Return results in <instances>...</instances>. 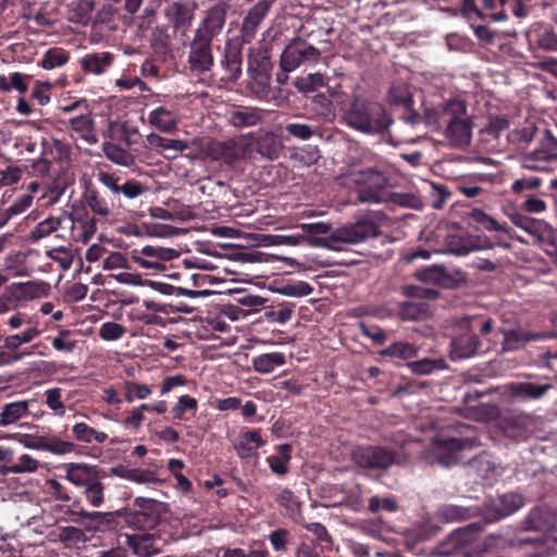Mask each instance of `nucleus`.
<instances>
[{
	"mask_svg": "<svg viewBox=\"0 0 557 557\" xmlns=\"http://www.w3.org/2000/svg\"><path fill=\"white\" fill-rule=\"evenodd\" d=\"M286 363V358L283 352H269L262 354L252 359V367L258 373L268 374L273 372L276 368Z\"/></svg>",
	"mask_w": 557,
	"mask_h": 557,
	"instance_id": "nucleus-39",
	"label": "nucleus"
},
{
	"mask_svg": "<svg viewBox=\"0 0 557 557\" xmlns=\"http://www.w3.org/2000/svg\"><path fill=\"white\" fill-rule=\"evenodd\" d=\"M147 141L150 146L160 148L161 152L169 159H174L178 153L188 149L189 145L185 140L164 138L158 134H149Z\"/></svg>",
	"mask_w": 557,
	"mask_h": 557,
	"instance_id": "nucleus-32",
	"label": "nucleus"
},
{
	"mask_svg": "<svg viewBox=\"0 0 557 557\" xmlns=\"http://www.w3.org/2000/svg\"><path fill=\"white\" fill-rule=\"evenodd\" d=\"M252 139L249 134L224 141H212L210 148L214 159L234 162L246 158L250 151Z\"/></svg>",
	"mask_w": 557,
	"mask_h": 557,
	"instance_id": "nucleus-15",
	"label": "nucleus"
},
{
	"mask_svg": "<svg viewBox=\"0 0 557 557\" xmlns=\"http://www.w3.org/2000/svg\"><path fill=\"white\" fill-rule=\"evenodd\" d=\"M227 78L236 81L242 74V58L238 53H227L223 61Z\"/></svg>",
	"mask_w": 557,
	"mask_h": 557,
	"instance_id": "nucleus-62",
	"label": "nucleus"
},
{
	"mask_svg": "<svg viewBox=\"0 0 557 557\" xmlns=\"http://www.w3.org/2000/svg\"><path fill=\"white\" fill-rule=\"evenodd\" d=\"M85 200L90 210L100 216L107 218L111 214V208L107 199L98 193L91 186H88L85 190Z\"/></svg>",
	"mask_w": 557,
	"mask_h": 557,
	"instance_id": "nucleus-45",
	"label": "nucleus"
},
{
	"mask_svg": "<svg viewBox=\"0 0 557 557\" xmlns=\"http://www.w3.org/2000/svg\"><path fill=\"white\" fill-rule=\"evenodd\" d=\"M445 138L450 146L462 148L470 144L472 136V120L463 123L443 126Z\"/></svg>",
	"mask_w": 557,
	"mask_h": 557,
	"instance_id": "nucleus-30",
	"label": "nucleus"
},
{
	"mask_svg": "<svg viewBox=\"0 0 557 557\" xmlns=\"http://www.w3.org/2000/svg\"><path fill=\"white\" fill-rule=\"evenodd\" d=\"M103 153L110 161L122 166L134 163V157L128 151L112 143L103 144Z\"/></svg>",
	"mask_w": 557,
	"mask_h": 557,
	"instance_id": "nucleus-47",
	"label": "nucleus"
},
{
	"mask_svg": "<svg viewBox=\"0 0 557 557\" xmlns=\"http://www.w3.org/2000/svg\"><path fill=\"white\" fill-rule=\"evenodd\" d=\"M111 472L115 476L137 484H153L158 482L156 473L149 469L116 467Z\"/></svg>",
	"mask_w": 557,
	"mask_h": 557,
	"instance_id": "nucleus-36",
	"label": "nucleus"
},
{
	"mask_svg": "<svg viewBox=\"0 0 557 557\" xmlns=\"http://www.w3.org/2000/svg\"><path fill=\"white\" fill-rule=\"evenodd\" d=\"M325 85L324 76L320 73H311L295 81V87L301 92H312Z\"/></svg>",
	"mask_w": 557,
	"mask_h": 557,
	"instance_id": "nucleus-54",
	"label": "nucleus"
},
{
	"mask_svg": "<svg viewBox=\"0 0 557 557\" xmlns=\"http://www.w3.org/2000/svg\"><path fill=\"white\" fill-rule=\"evenodd\" d=\"M524 524L529 530L547 532L556 527V516L552 509L539 507L529 512Z\"/></svg>",
	"mask_w": 557,
	"mask_h": 557,
	"instance_id": "nucleus-29",
	"label": "nucleus"
},
{
	"mask_svg": "<svg viewBox=\"0 0 557 557\" xmlns=\"http://www.w3.org/2000/svg\"><path fill=\"white\" fill-rule=\"evenodd\" d=\"M198 401L189 395H182L172 408V414L175 419H182L187 411H197Z\"/></svg>",
	"mask_w": 557,
	"mask_h": 557,
	"instance_id": "nucleus-58",
	"label": "nucleus"
},
{
	"mask_svg": "<svg viewBox=\"0 0 557 557\" xmlns=\"http://www.w3.org/2000/svg\"><path fill=\"white\" fill-rule=\"evenodd\" d=\"M13 294L20 300H34L47 297L51 292L49 283L44 281H27L13 284Z\"/></svg>",
	"mask_w": 557,
	"mask_h": 557,
	"instance_id": "nucleus-26",
	"label": "nucleus"
},
{
	"mask_svg": "<svg viewBox=\"0 0 557 557\" xmlns=\"http://www.w3.org/2000/svg\"><path fill=\"white\" fill-rule=\"evenodd\" d=\"M467 121H471V116L467 112L466 101L461 98H451L424 110L425 124L436 129Z\"/></svg>",
	"mask_w": 557,
	"mask_h": 557,
	"instance_id": "nucleus-4",
	"label": "nucleus"
},
{
	"mask_svg": "<svg viewBox=\"0 0 557 557\" xmlns=\"http://www.w3.org/2000/svg\"><path fill=\"white\" fill-rule=\"evenodd\" d=\"M228 10L230 4L224 0H220L203 10L201 20L194 34L213 40L222 34L226 24Z\"/></svg>",
	"mask_w": 557,
	"mask_h": 557,
	"instance_id": "nucleus-12",
	"label": "nucleus"
},
{
	"mask_svg": "<svg viewBox=\"0 0 557 557\" xmlns=\"http://www.w3.org/2000/svg\"><path fill=\"white\" fill-rule=\"evenodd\" d=\"M46 404L54 414L63 417L65 414V406L62 400V389L59 387L48 388L45 392Z\"/></svg>",
	"mask_w": 557,
	"mask_h": 557,
	"instance_id": "nucleus-57",
	"label": "nucleus"
},
{
	"mask_svg": "<svg viewBox=\"0 0 557 557\" xmlns=\"http://www.w3.org/2000/svg\"><path fill=\"white\" fill-rule=\"evenodd\" d=\"M481 528L473 523L450 533L436 547V554L443 557H470L476 534Z\"/></svg>",
	"mask_w": 557,
	"mask_h": 557,
	"instance_id": "nucleus-6",
	"label": "nucleus"
},
{
	"mask_svg": "<svg viewBox=\"0 0 557 557\" xmlns=\"http://www.w3.org/2000/svg\"><path fill=\"white\" fill-rule=\"evenodd\" d=\"M480 341L475 335H462L451 342L450 356L453 360L468 359L475 355Z\"/></svg>",
	"mask_w": 557,
	"mask_h": 557,
	"instance_id": "nucleus-33",
	"label": "nucleus"
},
{
	"mask_svg": "<svg viewBox=\"0 0 557 557\" xmlns=\"http://www.w3.org/2000/svg\"><path fill=\"white\" fill-rule=\"evenodd\" d=\"M128 268L127 258L120 251L110 252L102 260V269L106 271L122 270Z\"/></svg>",
	"mask_w": 557,
	"mask_h": 557,
	"instance_id": "nucleus-63",
	"label": "nucleus"
},
{
	"mask_svg": "<svg viewBox=\"0 0 557 557\" xmlns=\"http://www.w3.org/2000/svg\"><path fill=\"white\" fill-rule=\"evenodd\" d=\"M473 218L485 230L503 232V233L507 234L509 237L513 238V236L511 234L512 230L505 222H499L495 218L486 214L485 212H483L481 210H475L473 212Z\"/></svg>",
	"mask_w": 557,
	"mask_h": 557,
	"instance_id": "nucleus-48",
	"label": "nucleus"
},
{
	"mask_svg": "<svg viewBox=\"0 0 557 557\" xmlns=\"http://www.w3.org/2000/svg\"><path fill=\"white\" fill-rule=\"evenodd\" d=\"M524 505L520 493L510 492L499 495L496 500L486 503L482 516L487 522L497 521L518 511Z\"/></svg>",
	"mask_w": 557,
	"mask_h": 557,
	"instance_id": "nucleus-14",
	"label": "nucleus"
},
{
	"mask_svg": "<svg viewBox=\"0 0 557 557\" xmlns=\"http://www.w3.org/2000/svg\"><path fill=\"white\" fill-rule=\"evenodd\" d=\"M503 335V351H515L524 346L522 344L521 329L505 330Z\"/></svg>",
	"mask_w": 557,
	"mask_h": 557,
	"instance_id": "nucleus-61",
	"label": "nucleus"
},
{
	"mask_svg": "<svg viewBox=\"0 0 557 557\" xmlns=\"http://www.w3.org/2000/svg\"><path fill=\"white\" fill-rule=\"evenodd\" d=\"M349 182L357 187L358 198L361 202L379 203L385 200L383 194L387 178L374 168L352 172Z\"/></svg>",
	"mask_w": 557,
	"mask_h": 557,
	"instance_id": "nucleus-3",
	"label": "nucleus"
},
{
	"mask_svg": "<svg viewBox=\"0 0 557 557\" xmlns=\"http://www.w3.org/2000/svg\"><path fill=\"white\" fill-rule=\"evenodd\" d=\"M96 177L113 197L122 195L127 200H134L147 191V187L143 183L136 180H123L116 172L99 170Z\"/></svg>",
	"mask_w": 557,
	"mask_h": 557,
	"instance_id": "nucleus-8",
	"label": "nucleus"
},
{
	"mask_svg": "<svg viewBox=\"0 0 557 557\" xmlns=\"http://www.w3.org/2000/svg\"><path fill=\"white\" fill-rule=\"evenodd\" d=\"M126 544L139 557H150L161 550V541L150 533L125 534Z\"/></svg>",
	"mask_w": 557,
	"mask_h": 557,
	"instance_id": "nucleus-22",
	"label": "nucleus"
},
{
	"mask_svg": "<svg viewBox=\"0 0 557 557\" xmlns=\"http://www.w3.org/2000/svg\"><path fill=\"white\" fill-rule=\"evenodd\" d=\"M113 54L111 52L88 53L81 60V65L86 73L101 75L112 64Z\"/></svg>",
	"mask_w": 557,
	"mask_h": 557,
	"instance_id": "nucleus-35",
	"label": "nucleus"
},
{
	"mask_svg": "<svg viewBox=\"0 0 557 557\" xmlns=\"http://www.w3.org/2000/svg\"><path fill=\"white\" fill-rule=\"evenodd\" d=\"M69 125L70 136L75 141H82L87 146L95 145L98 141L95 122L89 112L71 117Z\"/></svg>",
	"mask_w": 557,
	"mask_h": 557,
	"instance_id": "nucleus-17",
	"label": "nucleus"
},
{
	"mask_svg": "<svg viewBox=\"0 0 557 557\" xmlns=\"http://www.w3.org/2000/svg\"><path fill=\"white\" fill-rule=\"evenodd\" d=\"M65 223H70V237L75 242L88 243L97 231V223L88 215L72 216L64 215Z\"/></svg>",
	"mask_w": 557,
	"mask_h": 557,
	"instance_id": "nucleus-23",
	"label": "nucleus"
},
{
	"mask_svg": "<svg viewBox=\"0 0 557 557\" xmlns=\"http://www.w3.org/2000/svg\"><path fill=\"white\" fill-rule=\"evenodd\" d=\"M290 450L289 444H281L276 446L277 455H271L267 458L269 468L273 473L285 475L288 472V465L292 459Z\"/></svg>",
	"mask_w": 557,
	"mask_h": 557,
	"instance_id": "nucleus-40",
	"label": "nucleus"
},
{
	"mask_svg": "<svg viewBox=\"0 0 557 557\" xmlns=\"http://www.w3.org/2000/svg\"><path fill=\"white\" fill-rule=\"evenodd\" d=\"M164 15L175 30L186 35L193 24L195 12L189 4L172 2L165 8Z\"/></svg>",
	"mask_w": 557,
	"mask_h": 557,
	"instance_id": "nucleus-19",
	"label": "nucleus"
},
{
	"mask_svg": "<svg viewBox=\"0 0 557 557\" xmlns=\"http://www.w3.org/2000/svg\"><path fill=\"white\" fill-rule=\"evenodd\" d=\"M67 60L69 55L64 50L60 48H53L45 52L42 59L40 60V65L45 70H52L58 66H62L67 62Z\"/></svg>",
	"mask_w": 557,
	"mask_h": 557,
	"instance_id": "nucleus-53",
	"label": "nucleus"
},
{
	"mask_svg": "<svg viewBox=\"0 0 557 557\" xmlns=\"http://www.w3.org/2000/svg\"><path fill=\"white\" fill-rule=\"evenodd\" d=\"M263 120L262 110L258 108H242L230 112L228 122L238 128L256 126Z\"/></svg>",
	"mask_w": 557,
	"mask_h": 557,
	"instance_id": "nucleus-34",
	"label": "nucleus"
},
{
	"mask_svg": "<svg viewBox=\"0 0 557 557\" xmlns=\"http://www.w3.org/2000/svg\"><path fill=\"white\" fill-rule=\"evenodd\" d=\"M95 0H73L69 4L67 18L73 23L87 24L91 18Z\"/></svg>",
	"mask_w": 557,
	"mask_h": 557,
	"instance_id": "nucleus-41",
	"label": "nucleus"
},
{
	"mask_svg": "<svg viewBox=\"0 0 557 557\" xmlns=\"http://www.w3.org/2000/svg\"><path fill=\"white\" fill-rule=\"evenodd\" d=\"M46 256L52 261L59 263L63 270L70 269L74 260L73 251L64 246L46 250Z\"/></svg>",
	"mask_w": 557,
	"mask_h": 557,
	"instance_id": "nucleus-55",
	"label": "nucleus"
},
{
	"mask_svg": "<svg viewBox=\"0 0 557 557\" xmlns=\"http://www.w3.org/2000/svg\"><path fill=\"white\" fill-rule=\"evenodd\" d=\"M264 444L260 430H245L233 442L234 449L240 459L256 457L258 449Z\"/></svg>",
	"mask_w": 557,
	"mask_h": 557,
	"instance_id": "nucleus-21",
	"label": "nucleus"
},
{
	"mask_svg": "<svg viewBox=\"0 0 557 557\" xmlns=\"http://www.w3.org/2000/svg\"><path fill=\"white\" fill-rule=\"evenodd\" d=\"M274 292L286 297L300 298L309 296L313 292V288L309 283L298 281L284 284L275 288Z\"/></svg>",
	"mask_w": 557,
	"mask_h": 557,
	"instance_id": "nucleus-50",
	"label": "nucleus"
},
{
	"mask_svg": "<svg viewBox=\"0 0 557 557\" xmlns=\"http://www.w3.org/2000/svg\"><path fill=\"white\" fill-rule=\"evenodd\" d=\"M355 463L364 469H387L398 462L395 451L381 446H359L351 453Z\"/></svg>",
	"mask_w": 557,
	"mask_h": 557,
	"instance_id": "nucleus-10",
	"label": "nucleus"
},
{
	"mask_svg": "<svg viewBox=\"0 0 557 557\" xmlns=\"http://www.w3.org/2000/svg\"><path fill=\"white\" fill-rule=\"evenodd\" d=\"M505 393L511 398L528 400L540 399L553 388L549 383L535 384L532 382H511L505 385Z\"/></svg>",
	"mask_w": 557,
	"mask_h": 557,
	"instance_id": "nucleus-20",
	"label": "nucleus"
},
{
	"mask_svg": "<svg viewBox=\"0 0 557 557\" xmlns=\"http://www.w3.org/2000/svg\"><path fill=\"white\" fill-rule=\"evenodd\" d=\"M256 144L258 152L268 159L277 158L282 148L278 138L272 132L260 134Z\"/></svg>",
	"mask_w": 557,
	"mask_h": 557,
	"instance_id": "nucleus-43",
	"label": "nucleus"
},
{
	"mask_svg": "<svg viewBox=\"0 0 557 557\" xmlns=\"http://www.w3.org/2000/svg\"><path fill=\"white\" fill-rule=\"evenodd\" d=\"M188 62L193 71H209L213 65L212 39L194 34Z\"/></svg>",
	"mask_w": 557,
	"mask_h": 557,
	"instance_id": "nucleus-16",
	"label": "nucleus"
},
{
	"mask_svg": "<svg viewBox=\"0 0 557 557\" xmlns=\"http://www.w3.org/2000/svg\"><path fill=\"white\" fill-rule=\"evenodd\" d=\"M419 352V347L408 342H394L388 345L385 349L381 350L380 355L383 357H389L408 361L416 358Z\"/></svg>",
	"mask_w": 557,
	"mask_h": 557,
	"instance_id": "nucleus-37",
	"label": "nucleus"
},
{
	"mask_svg": "<svg viewBox=\"0 0 557 557\" xmlns=\"http://www.w3.org/2000/svg\"><path fill=\"white\" fill-rule=\"evenodd\" d=\"M3 438L17 442L27 449L48 451L57 456L71 454L75 448L72 442L64 441L55 435H44L38 431L11 433L4 435Z\"/></svg>",
	"mask_w": 557,
	"mask_h": 557,
	"instance_id": "nucleus-5",
	"label": "nucleus"
},
{
	"mask_svg": "<svg viewBox=\"0 0 557 557\" xmlns=\"http://www.w3.org/2000/svg\"><path fill=\"white\" fill-rule=\"evenodd\" d=\"M28 411V403L25 400L14 401L4 405L0 412V426L13 424L25 417Z\"/></svg>",
	"mask_w": 557,
	"mask_h": 557,
	"instance_id": "nucleus-44",
	"label": "nucleus"
},
{
	"mask_svg": "<svg viewBox=\"0 0 557 557\" xmlns=\"http://www.w3.org/2000/svg\"><path fill=\"white\" fill-rule=\"evenodd\" d=\"M406 366L412 374L417 375H430L447 368L443 358H423L418 361H409Z\"/></svg>",
	"mask_w": 557,
	"mask_h": 557,
	"instance_id": "nucleus-42",
	"label": "nucleus"
},
{
	"mask_svg": "<svg viewBox=\"0 0 557 557\" xmlns=\"http://www.w3.org/2000/svg\"><path fill=\"white\" fill-rule=\"evenodd\" d=\"M125 334V327L116 322H104L99 329V336L106 342L119 341Z\"/></svg>",
	"mask_w": 557,
	"mask_h": 557,
	"instance_id": "nucleus-59",
	"label": "nucleus"
},
{
	"mask_svg": "<svg viewBox=\"0 0 557 557\" xmlns=\"http://www.w3.org/2000/svg\"><path fill=\"white\" fill-rule=\"evenodd\" d=\"M311 245H320L326 235L345 244H358L376 235V224L370 219H362L354 224L338 227L332 232L327 223H302L299 226Z\"/></svg>",
	"mask_w": 557,
	"mask_h": 557,
	"instance_id": "nucleus-2",
	"label": "nucleus"
},
{
	"mask_svg": "<svg viewBox=\"0 0 557 557\" xmlns=\"http://www.w3.org/2000/svg\"><path fill=\"white\" fill-rule=\"evenodd\" d=\"M64 223V215L46 218L45 220L37 223L36 226L32 230L30 238L34 240H40L49 237L52 234H55L57 238L65 240V235L60 233V230L63 228L62 225Z\"/></svg>",
	"mask_w": 557,
	"mask_h": 557,
	"instance_id": "nucleus-31",
	"label": "nucleus"
},
{
	"mask_svg": "<svg viewBox=\"0 0 557 557\" xmlns=\"http://www.w3.org/2000/svg\"><path fill=\"white\" fill-rule=\"evenodd\" d=\"M39 467L40 462L37 459L29 454H23L14 463L7 467V472L14 474L35 473Z\"/></svg>",
	"mask_w": 557,
	"mask_h": 557,
	"instance_id": "nucleus-49",
	"label": "nucleus"
},
{
	"mask_svg": "<svg viewBox=\"0 0 557 557\" xmlns=\"http://www.w3.org/2000/svg\"><path fill=\"white\" fill-rule=\"evenodd\" d=\"M483 507L465 504H448L438 509V516L447 522H457L472 518L474 516H482Z\"/></svg>",
	"mask_w": 557,
	"mask_h": 557,
	"instance_id": "nucleus-28",
	"label": "nucleus"
},
{
	"mask_svg": "<svg viewBox=\"0 0 557 557\" xmlns=\"http://www.w3.org/2000/svg\"><path fill=\"white\" fill-rule=\"evenodd\" d=\"M509 219L517 227L539 239L549 238L553 234L550 225L542 220L529 218L517 212L509 214Z\"/></svg>",
	"mask_w": 557,
	"mask_h": 557,
	"instance_id": "nucleus-25",
	"label": "nucleus"
},
{
	"mask_svg": "<svg viewBox=\"0 0 557 557\" xmlns=\"http://www.w3.org/2000/svg\"><path fill=\"white\" fill-rule=\"evenodd\" d=\"M84 495L86 500L92 507H99L104 502V486L99 480V475L94 479L88 485L84 488Z\"/></svg>",
	"mask_w": 557,
	"mask_h": 557,
	"instance_id": "nucleus-51",
	"label": "nucleus"
},
{
	"mask_svg": "<svg viewBox=\"0 0 557 557\" xmlns=\"http://www.w3.org/2000/svg\"><path fill=\"white\" fill-rule=\"evenodd\" d=\"M112 276L115 278L116 282L121 284L131 286H149L150 288L162 294H169V289L172 288L171 285L161 282L143 281L141 276L137 273L120 272L117 274H113Z\"/></svg>",
	"mask_w": 557,
	"mask_h": 557,
	"instance_id": "nucleus-38",
	"label": "nucleus"
},
{
	"mask_svg": "<svg viewBox=\"0 0 557 557\" xmlns=\"http://www.w3.org/2000/svg\"><path fill=\"white\" fill-rule=\"evenodd\" d=\"M389 102L410 109L412 106V95L406 84L394 85L389 90Z\"/></svg>",
	"mask_w": 557,
	"mask_h": 557,
	"instance_id": "nucleus-52",
	"label": "nucleus"
},
{
	"mask_svg": "<svg viewBox=\"0 0 557 557\" xmlns=\"http://www.w3.org/2000/svg\"><path fill=\"white\" fill-rule=\"evenodd\" d=\"M342 119L350 128L369 135L383 134L393 123L381 103L358 97L342 109Z\"/></svg>",
	"mask_w": 557,
	"mask_h": 557,
	"instance_id": "nucleus-1",
	"label": "nucleus"
},
{
	"mask_svg": "<svg viewBox=\"0 0 557 557\" xmlns=\"http://www.w3.org/2000/svg\"><path fill=\"white\" fill-rule=\"evenodd\" d=\"M320 58V51L305 40L294 39L283 50L281 54V67L285 72H293L304 61L317 62Z\"/></svg>",
	"mask_w": 557,
	"mask_h": 557,
	"instance_id": "nucleus-13",
	"label": "nucleus"
},
{
	"mask_svg": "<svg viewBox=\"0 0 557 557\" xmlns=\"http://www.w3.org/2000/svg\"><path fill=\"white\" fill-rule=\"evenodd\" d=\"M557 159V139L546 133L540 140L539 146L520 157V164L523 169L531 171H548V163Z\"/></svg>",
	"mask_w": 557,
	"mask_h": 557,
	"instance_id": "nucleus-11",
	"label": "nucleus"
},
{
	"mask_svg": "<svg viewBox=\"0 0 557 557\" xmlns=\"http://www.w3.org/2000/svg\"><path fill=\"white\" fill-rule=\"evenodd\" d=\"M270 8V1L260 0L248 10L246 16L244 17L240 30L244 41L249 42L255 38L258 27L268 15Z\"/></svg>",
	"mask_w": 557,
	"mask_h": 557,
	"instance_id": "nucleus-18",
	"label": "nucleus"
},
{
	"mask_svg": "<svg viewBox=\"0 0 557 557\" xmlns=\"http://www.w3.org/2000/svg\"><path fill=\"white\" fill-rule=\"evenodd\" d=\"M180 257V251L163 246L147 245L140 249L132 251V258L135 263L146 270L164 271L165 262Z\"/></svg>",
	"mask_w": 557,
	"mask_h": 557,
	"instance_id": "nucleus-9",
	"label": "nucleus"
},
{
	"mask_svg": "<svg viewBox=\"0 0 557 557\" xmlns=\"http://www.w3.org/2000/svg\"><path fill=\"white\" fill-rule=\"evenodd\" d=\"M476 437H438L434 443V451L437 462L444 467H450L465 457V453L478 446Z\"/></svg>",
	"mask_w": 557,
	"mask_h": 557,
	"instance_id": "nucleus-7",
	"label": "nucleus"
},
{
	"mask_svg": "<svg viewBox=\"0 0 557 557\" xmlns=\"http://www.w3.org/2000/svg\"><path fill=\"white\" fill-rule=\"evenodd\" d=\"M124 391V399L127 403H134L136 399L144 400L148 398L152 391L147 384H141L136 381L125 380L122 383Z\"/></svg>",
	"mask_w": 557,
	"mask_h": 557,
	"instance_id": "nucleus-46",
	"label": "nucleus"
},
{
	"mask_svg": "<svg viewBox=\"0 0 557 557\" xmlns=\"http://www.w3.org/2000/svg\"><path fill=\"white\" fill-rule=\"evenodd\" d=\"M148 123L160 132L173 133L177 129L178 116L174 111L161 106L149 112Z\"/></svg>",
	"mask_w": 557,
	"mask_h": 557,
	"instance_id": "nucleus-27",
	"label": "nucleus"
},
{
	"mask_svg": "<svg viewBox=\"0 0 557 557\" xmlns=\"http://www.w3.org/2000/svg\"><path fill=\"white\" fill-rule=\"evenodd\" d=\"M63 469L65 470V479L78 487H85L99 475L97 467L84 462L65 463Z\"/></svg>",
	"mask_w": 557,
	"mask_h": 557,
	"instance_id": "nucleus-24",
	"label": "nucleus"
},
{
	"mask_svg": "<svg viewBox=\"0 0 557 557\" xmlns=\"http://www.w3.org/2000/svg\"><path fill=\"white\" fill-rule=\"evenodd\" d=\"M39 335L36 327L28 329L20 334L10 335L4 339V347L9 350L17 349L21 345L30 343Z\"/></svg>",
	"mask_w": 557,
	"mask_h": 557,
	"instance_id": "nucleus-56",
	"label": "nucleus"
},
{
	"mask_svg": "<svg viewBox=\"0 0 557 557\" xmlns=\"http://www.w3.org/2000/svg\"><path fill=\"white\" fill-rule=\"evenodd\" d=\"M276 502L285 507L289 515H296L300 511V504L297 497L288 488H283L277 493Z\"/></svg>",
	"mask_w": 557,
	"mask_h": 557,
	"instance_id": "nucleus-60",
	"label": "nucleus"
},
{
	"mask_svg": "<svg viewBox=\"0 0 557 557\" xmlns=\"http://www.w3.org/2000/svg\"><path fill=\"white\" fill-rule=\"evenodd\" d=\"M70 335L71 332L67 330L59 332L51 342L52 347L58 351L72 352L76 347V341L71 339Z\"/></svg>",
	"mask_w": 557,
	"mask_h": 557,
	"instance_id": "nucleus-64",
	"label": "nucleus"
}]
</instances>
